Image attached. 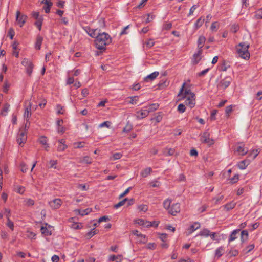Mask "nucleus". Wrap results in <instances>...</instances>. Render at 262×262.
I'll list each match as a JSON object with an SVG mask.
<instances>
[{
    "mask_svg": "<svg viewBox=\"0 0 262 262\" xmlns=\"http://www.w3.org/2000/svg\"><path fill=\"white\" fill-rule=\"evenodd\" d=\"M239 229H236L232 232L228 239L229 243H230L237 238V235L239 233Z\"/></svg>",
    "mask_w": 262,
    "mask_h": 262,
    "instance_id": "b1692460",
    "label": "nucleus"
},
{
    "mask_svg": "<svg viewBox=\"0 0 262 262\" xmlns=\"http://www.w3.org/2000/svg\"><path fill=\"white\" fill-rule=\"evenodd\" d=\"M112 42V38L106 33H99L95 39L96 48L99 50L105 49V47Z\"/></svg>",
    "mask_w": 262,
    "mask_h": 262,
    "instance_id": "f257e3e1",
    "label": "nucleus"
},
{
    "mask_svg": "<svg viewBox=\"0 0 262 262\" xmlns=\"http://www.w3.org/2000/svg\"><path fill=\"white\" fill-rule=\"evenodd\" d=\"M4 214L7 217V219H10V214H11V210L8 208L4 209Z\"/></svg>",
    "mask_w": 262,
    "mask_h": 262,
    "instance_id": "338daca9",
    "label": "nucleus"
},
{
    "mask_svg": "<svg viewBox=\"0 0 262 262\" xmlns=\"http://www.w3.org/2000/svg\"><path fill=\"white\" fill-rule=\"evenodd\" d=\"M147 242V238L145 235L140 234L139 237L138 238L137 242L140 244H145Z\"/></svg>",
    "mask_w": 262,
    "mask_h": 262,
    "instance_id": "72a5a7b5",
    "label": "nucleus"
},
{
    "mask_svg": "<svg viewBox=\"0 0 262 262\" xmlns=\"http://www.w3.org/2000/svg\"><path fill=\"white\" fill-rule=\"evenodd\" d=\"M224 251V247L223 246L220 247L215 250V256L217 257L218 258L220 257L223 254Z\"/></svg>",
    "mask_w": 262,
    "mask_h": 262,
    "instance_id": "7c9ffc66",
    "label": "nucleus"
},
{
    "mask_svg": "<svg viewBox=\"0 0 262 262\" xmlns=\"http://www.w3.org/2000/svg\"><path fill=\"white\" fill-rule=\"evenodd\" d=\"M57 160H51L49 162L50 167L54 168L55 169L56 168V167L55 166V165L57 164Z\"/></svg>",
    "mask_w": 262,
    "mask_h": 262,
    "instance_id": "0e129e2a",
    "label": "nucleus"
},
{
    "mask_svg": "<svg viewBox=\"0 0 262 262\" xmlns=\"http://www.w3.org/2000/svg\"><path fill=\"white\" fill-rule=\"evenodd\" d=\"M138 209L140 211L146 212L148 210V207L146 205L142 204L139 206Z\"/></svg>",
    "mask_w": 262,
    "mask_h": 262,
    "instance_id": "bf43d9fd",
    "label": "nucleus"
},
{
    "mask_svg": "<svg viewBox=\"0 0 262 262\" xmlns=\"http://www.w3.org/2000/svg\"><path fill=\"white\" fill-rule=\"evenodd\" d=\"M7 225L12 230H14V224H13V222L10 220V219H7Z\"/></svg>",
    "mask_w": 262,
    "mask_h": 262,
    "instance_id": "4d7b16f0",
    "label": "nucleus"
},
{
    "mask_svg": "<svg viewBox=\"0 0 262 262\" xmlns=\"http://www.w3.org/2000/svg\"><path fill=\"white\" fill-rule=\"evenodd\" d=\"M224 198L223 195H221L219 197L217 198H214L213 199V201H214V203L217 204L220 202Z\"/></svg>",
    "mask_w": 262,
    "mask_h": 262,
    "instance_id": "e2e57ef3",
    "label": "nucleus"
},
{
    "mask_svg": "<svg viewBox=\"0 0 262 262\" xmlns=\"http://www.w3.org/2000/svg\"><path fill=\"white\" fill-rule=\"evenodd\" d=\"M42 40H43L42 37L41 36H40V35H38L37 36L36 41V43H35V47L37 50L40 49Z\"/></svg>",
    "mask_w": 262,
    "mask_h": 262,
    "instance_id": "c85d7f7f",
    "label": "nucleus"
},
{
    "mask_svg": "<svg viewBox=\"0 0 262 262\" xmlns=\"http://www.w3.org/2000/svg\"><path fill=\"white\" fill-rule=\"evenodd\" d=\"M39 143L42 144V145L45 146V149L46 150L48 151L49 146L47 144L48 139L47 137L45 136H42L39 139Z\"/></svg>",
    "mask_w": 262,
    "mask_h": 262,
    "instance_id": "412c9836",
    "label": "nucleus"
},
{
    "mask_svg": "<svg viewBox=\"0 0 262 262\" xmlns=\"http://www.w3.org/2000/svg\"><path fill=\"white\" fill-rule=\"evenodd\" d=\"M122 259V256L121 255H110L108 258L109 261H115V262H121Z\"/></svg>",
    "mask_w": 262,
    "mask_h": 262,
    "instance_id": "393cba45",
    "label": "nucleus"
},
{
    "mask_svg": "<svg viewBox=\"0 0 262 262\" xmlns=\"http://www.w3.org/2000/svg\"><path fill=\"white\" fill-rule=\"evenodd\" d=\"M57 113L58 114H63L64 113V109L61 105L58 104L56 106Z\"/></svg>",
    "mask_w": 262,
    "mask_h": 262,
    "instance_id": "09e8293b",
    "label": "nucleus"
},
{
    "mask_svg": "<svg viewBox=\"0 0 262 262\" xmlns=\"http://www.w3.org/2000/svg\"><path fill=\"white\" fill-rule=\"evenodd\" d=\"M232 81V78L230 76L226 77L224 79L221 80L217 84L219 90H225L228 87Z\"/></svg>",
    "mask_w": 262,
    "mask_h": 262,
    "instance_id": "7ed1b4c3",
    "label": "nucleus"
},
{
    "mask_svg": "<svg viewBox=\"0 0 262 262\" xmlns=\"http://www.w3.org/2000/svg\"><path fill=\"white\" fill-rule=\"evenodd\" d=\"M204 19H202L201 18H199L194 24V27L195 29H198L203 25Z\"/></svg>",
    "mask_w": 262,
    "mask_h": 262,
    "instance_id": "a19ab883",
    "label": "nucleus"
},
{
    "mask_svg": "<svg viewBox=\"0 0 262 262\" xmlns=\"http://www.w3.org/2000/svg\"><path fill=\"white\" fill-rule=\"evenodd\" d=\"M186 110L185 104L183 103H181L178 105V111L181 113H184Z\"/></svg>",
    "mask_w": 262,
    "mask_h": 262,
    "instance_id": "603ef678",
    "label": "nucleus"
},
{
    "mask_svg": "<svg viewBox=\"0 0 262 262\" xmlns=\"http://www.w3.org/2000/svg\"><path fill=\"white\" fill-rule=\"evenodd\" d=\"M27 140L26 131L20 129L17 137V142L18 144L23 146Z\"/></svg>",
    "mask_w": 262,
    "mask_h": 262,
    "instance_id": "20e7f679",
    "label": "nucleus"
},
{
    "mask_svg": "<svg viewBox=\"0 0 262 262\" xmlns=\"http://www.w3.org/2000/svg\"><path fill=\"white\" fill-rule=\"evenodd\" d=\"M249 45L246 42H241L236 46L237 54L239 57L244 59H248L250 53L248 52Z\"/></svg>",
    "mask_w": 262,
    "mask_h": 262,
    "instance_id": "f03ea898",
    "label": "nucleus"
},
{
    "mask_svg": "<svg viewBox=\"0 0 262 262\" xmlns=\"http://www.w3.org/2000/svg\"><path fill=\"white\" fill-rule=\"evenodd\" d=\"M128 99H130V101L128 102V103L131 104H137L138 99L139 97L137 96H132L128 97Z\"/></svg>",
    "mask_w": 262,
    "mask_h": 262,
    "instance_id": "4c0bfd02",
    "label": "nucleus"
},
{
    "mask_svg": "<svg viewBox=\"0 0 262 262\" xmlns=\"http://www.w3.org/2000/svg\"><path fill=\"white\" fill-rule=\"evenodd\" d=\"M180 211V205L179 203H176L172 205L168 212L172 215L176 214Z\"/></svg>",
    "mask_w": 262,
    "mask_h": 262,
    "instance_id": "f8f14e48",
    "label": "nucleus"
},
{
    "mask_svg": "<svg viewBox=\"0 0 262 262\" xmlns=\"http://www.w3.org/2000/svg\"><path fill=\"white\" fill-rule=\"evenodd\" d=\"M149 113L148 110L145 107L144 109H142L140 111L137 112V117L138 118H144L147 116Z\"/></svg>",
    "mask_w": 262,
    "mask_h": 262,
    "instance_id": "aec40b11",
    "label": "nucleus"
},
{
    "mask_svg": "<svg viewBox=\"0 0 262 262\" xmlns=\"http://www.w3.org/2000/svg\"><path fill=\"white\" fill-rule=\"evenodd\" d=\"M84 31L92 37L97 38V36L98 35L97 29H93L90 28V27L86 26L83 27Z\"/></svg>",
    "mask_w": 262,
    "mask_h": 262,
    "instance_id": "9d476101",
    "label": "nucleus"
},
{
    "mask_svg": "<svg viewBox=\"0 0 262 262\" xmlns=\"http://www.w3.org/2000/svg\"><path fill=\"white\" fill-rule=\"evenodd\" d=\"M40 231L41 233L44 235L48 236L51 235V233L49 232V230L45 227L42 226Z\"/></svg>",
    "mask_w": 262,
    "mask_h": 262,
    "instance_id": "c03bdc74",
    "label": "nucleus"
},
{
    "mask_svg": "<svg viewBox=\"0 0 262 262\" xmlns=\"http://www.w3.org/2000/svg\"><path fill=\"white\" fill-rule=\"evenodd\" d=\"M127 200V198L124 199V200L120 201L117 204H115L114 205V208H118L119 207L124 205L125 204V202Z\"/></svg>",
    "mask_w": 262,
    "mask_h": 262,
    "instance_id": "3c124183",
    "label": "nucleus"
},
{
    "mask_svg": "<svg viewBox=\"0 0 262 262\" xmlns=\"http://www.w3.org/2000/svg\"><path fill=\"white\" fill-rule=\"evenodd\" d=\"M31 103L29 102L28 103V105L26 106L24 114V117L26 119V120L27 122H28V120L29 119V118L31 116Z\"/></svg>",
    "mask_w": 262,
    "mask_h": 262,
    "instance_id": "2eb2a0df",
    "label": "nucleus"
},
{
    "mask_svg": "<svg viewBox=\"0 0 262 262\" xmlns=\"http://www.w3.org/2000/svg\"><path fill=\"white\" fill-rule=\"evenodd\" d=\"M27 16L25 15L21 14L19 11L16 12V22L20 27H22L25 23Z\"/></svg>",
    "mask_w": 262,
    "mask_h": 262,
    "instance_id": "6e6552de",
    "label": "nucleus"
},
{
    "mask_svg": "<svg viewBox=\"0 0 262 262\" xmlns=\"http://www.w3.org/2000/svg\"><path fill=\"white\" fill-rule=\"evenodd\" d=\"M248 233L247 230H243L241 233V239L242 243L244 242L248 239Z\"/></svg>",
    "mask_w": 262,
    "mask_h": 262,
    "instance_id": "f704fd0d",
    "label": "nucleus"
},
{
    "mask_svg": "<svg viewBox=\"0 0 262 262\" xmlns=\"http://www.w3.org/2000/svg\"><path fill=\"white\" fill-rule=\"evenodd\" d=\"M170 203H171L170 200H169V199L165 200L163 202V204L164 208H165L166 209L169 210L170 208Z\"/></svg>",
    "mask_w": 262,
    "mask_h": 262,
    "instance_id": "79ce46f5",
    "label": "nucleus"
},
{
    "mask_svg": "<svg viewBox=\"0 0 262 262\" xmlns=\"http://www.w3.org/2000/svg\"><path fill=\"white\" fill-rule=\"evenodd\" d=\"M92 211V209L90 208H87L84 210H78L77 211L78 212L79 214H80L82 216H83L84 215L88 214L90 212H91Z\"/></svg>",
    "mask_w": 262,
    "mask_h": 262,
    "instance_id": "ea45409f",
    "label": "nucleus"
},
{
    "mask_svg": "<svg viewBox=\"0 0 262 262\" xmlns=\"http://www.w3.org/2000/svg\"><path fill=\"white\" fill-rule=\"evenodd\" d=\"M152 169L150 167H148L142 170L141 172V175L143 177H146L150 174Z\"/></svg>",
    "mask_w": 262,
    "mask_h": 262,
    "instance_id": "473e14b6",
    "label": "nucleus"
},
{
    "mask_svg": "<svg viewBox=\"0 0 262 262\" xmlns=\"http://www.w3.org/2000/svg\"><path fill=\"white\" fill-rule=\"evenodd\" d=\"M236 203L234 202H231L224 206V208L227 211H229L235 207Z\"/></svg>",
    "mask_w": 262,
    "mask_h": 262,
    "instance_id": "c9c22d12",
    "label": "nucleus"
},
{
    "mask_svg": "<svg viewBox=\"0 0 262 262\" xmlns=\"http://www.w3.org/2000/svg\"><path fill=\"white\" fill-rule=\"evenodd\" d=\"M42 3H43L46 5V6H43V9L45 10V11L46 13H49L50 11V8L53 5V3L48 0H42L41 2Z\"/></svg>",
    "mask_w": 262,
    "mask_h": 262,
    "instance_id": "6ab92c4d",
    "label": "nucleus"
},
{
    "mask_svg": "<svg viewBox=\"0 0 262 262\" xmlns=\"http://www.w3.org/2000/svg\"><path fill=\"white\" fill-rule=\"evenodd\" d=\"M24 202L26 205L28 206H32L34 204V201L33 200L31 199H26L24 200Z\"/></svg>",
    "mask_w": 262,
    "mask_h": 262,
    "instance_id": "a18cd8bd",
    "label": "nucleus"
},
{
    "mask_svg": "<svg viewBox=\"0 0 262 262\" xmlns=\"http://www.w3.org/2000/svg\"><path fill=\"white\" fill-rule=\"evenodd\" d=\"M79 162L83 164H90L92 162V159L89 156H85L80 158Z\"/></svg>",
    "mask_w": 262,
    "mask_h": 262,
    "instance_id": "5701e85b",
    "label": "nucleus"
},
{
    "mask_svg": "<svg viewBox=\"0 0 262 262\" xmlns=\"http://www.w3.org/2000/svg\"><path fill=\"white\" fill-rule=\"evenodd\" d=\"M255 17L256 19L262 18V8H260L255 12Z\"/></svg>",
    "mask_w": 262,
    "mask_h": 262,
    "instance_id": "49530a36",
    "label": "nucleus"
},
{
    "mask_svg": "<svg viewBox=\"0 0 262 262\" xmlns=\"http://www.w3.org/2000/svg\"><path fill=\"white\" fill-rule=\"evenodd\" d=\"M49 205L53 209H57L60 208L62 204V201L60 199H55L49 202Z\"/></svg>",
    "mask_w": 262,
    "mask_h": 262,
    "instance_id": "1a4fd4ad",
    "label": "nucleus"
},
{
    "mask_svg": "<svg viewBox=\"0 0 262 262\" xmlns=\"http://www.w3.org/2000/svg\"><path fill=\"white\" fill-rule=\"evenodd\" d=\"M42 20V18L38 19L35 23V25L38 28L39 30H40L41 29Z\"/></svg>",
    "mask_w": 262,
    "mask_h": 262,
    "instance_id": "6e6d98bb",
    "label": "nucleus"
},
{
    "mask_svg": "<svg viewBox=\"0 0 262 262\" xmlns=\"http://www.w3.org/2000/svg\"><path fill=\"white\" fill-rule=\"evenodd\" d=\"M200 227V224L199 223L195 222L193 223L192 225L190 226L189 228L188 229V234H191L192 232H193L196 229H199Z\"/></svg>",
    "mask_w": 262,
    "mask_h": 262,
    "instance_id": "4be33fe9",
    "label": "nucleus"
},
{
    "mask_svg": "<svg viewBox=\"0 0 262 262\" xmlns=\"http://www.w3.org/2000/svg\"><path fill=\"white\" fill-rule=\"evenodd\" d=\"M84 142H77L75 143L74 144V148H80L84 146Z\"/></svg>",
    "mask_w": 262,
    "mask_h": 262,
    "instance_id": "13d9d810",
    "label": "nucleus"
},
{
    "mask_svg": "<svg viewBox=\"0 0 262 262\" xmlns=\"http://www.w3.org/2000/svg\"><path fill=\"white\" fill-rule=\"evenodd\" d=\"M259 151L258 149L253 150L250 151V152L248 155V157L250 158L249 159L251 160H254L256 156L258 155Z\"/></svg>",
    "mask_w": 262,
    "mask_h": 262,
    "instance_id": "2f4dec72",
    "label": "nucleus"
},
{
    "mask_svg": "<svg viewBox=\"0 0 262 262\" xmlns=\"http://www.w3.org/2000/svg\"><path fill=\"white\" fill-rule=\"evenodd\" d=\"M195 94L193 93H190V95L188 96L185 101V105L188 106L190 108H193L195 105Z\"/></svg>",
    "mask_w": 262,
    "mask_h": 262,
    "instance_id": "0eeeda50",
    "label": "nucleus"
},
{
    "mask_svg": "<svg viewBox=\"0 0 262 262\" xmlns=\"http://www.w3.org/2000/svg\"><path fill=\"white\" fill-rule=\"evenodd\" d=\"M22 63L27 67L26 71L28 75H31L32 72L33 65L32 62L29 61L28 60L25 59Z\"/></svg>",
    "mask_w": 262,
    "mask_h": 262,
    "instance_id": "4468645a",
    "label": "nucleus"
},
{
    "mask_svg": "<svg viewBox=\"0 0 262 262\" xmlns=\"http://www.w3.org/2000/svg\"><path fill=\"white\" fill-rule=\"evenodd\" d=\"M149 185H150V186L152 187H159L160 186L161 183L158 180H155L152 182H151L149 183Z\"/></svg>",
    "mask_w": 262,
    "mask_h": 262,
    "instance_id": "864d4df0",
    "label": "nucleus"
},
{
    "mask_svg": "<svg viewBox=\"0 0 262 262\" xmlns=\"http://www.w3.org/2000/svg\"><path fill=\"white\" fill-rule=\"evenodd\" d=\"M111 122L109 121H105L101 124H99V127L100 128H103V127H106L109 128L111 125Z\"/></svg>",
    "mask_w": 262,
    "mask_h": 262,
    "instance_id": "5fc2aeb1",
    "label": "nucleus"
},
{
    "mask_svg": "<svg viewBox=\"0 0 262 262\" xmlns=\"http://www.w3.org/2000/svg\"><path fill=\"white\" fill-rule=\"evenodd\" d=\"M251 162L250 159H245L238 163V167L240 169H245Z\"/></svg>",
    "mask_w": 262,
    "mask_h": 262,
    "instance_id": "a211bd4d",
    "label": "nucleus"
},
{
    "mask_svg": "<svg viewBox=\"0 0 262 262\" xmlns=\"http://www.w3.org/2000/svg\"><path fill=\"white\" fill-rule=\"evenodd\" d=\"M25 188L24 186H19L17 187V192L19 194H23L25 192Z\"/></svg>",
    "mask_w": 262,
    "mask_h": 262,
    "instance_id": "69168bd1",
    "label": "nucleus"
},
{
    "mask_svg": "<svg viewBox=\"0 0 262 262\" xmlns=\"http://www.w3.org/2000/svg\"><path fill=\"white\" fill-rule=\"evenodd\" d=\"M206 39L205 37L201 36L198 40V50L202 49L204 44L205 42Z\"/></svg>",
    "mask_w": 262,
    "mask_h": 262,
    "instance_id": "bb28decb",
    "label": "nucleus"
},
{
    "mask_svg": "<svg viewBox=\"0 0 262 262\" xmlns=\"http://www.w3.org/2000/svg\"><path fill=\"white\" fill-rule=\"evenodd\" d=\"M219 27V25L217 22H213L211 25L210 29L212 31H216Z\"/></svg>",
    "mask_w": 262,
    "mask_h": 262,
    "instance_id": "de8ad7c7",
    "label": "nucleus"
},
{
    "mask_svg": "<svg viewBox=\"0 0 262 262\" xmlns=\"http://www.w3.org/2000/svg\"><path fill=\"white\" fill-rule=\"evenodd\" d=\"M137 223L139 224L140 225H142L146 227H149L154 226H158V224H155V223H152L150 222L145 221L143 219H138L137 221Z\"/></svg>",
    "mask_w": 262,
    "mask_h": 262,
    "instance_id": "ddd939ff",
    "label": "nucleus"
},
{
    "mask_svg": "<svg viewBox=\"0 0 262 262\" xmlns=\"http://www.w3.org/2000/svg\"><path fill=\"white\" fill-rule=\"evenodd\" d=\"M145 45L147 47L150 48L152 47L155 45V42L152 39H149L148 41L145 42Z\"/></svg>",
    "mask_w": 262,
    "mask_h": 262,
    "instance_id": "052dcab7",
    "label": "nucleus"
},
{
    "mask_svg": "<svg viewBox=\"0 0 262 262\" xmlns=\"http://www.w3.org/2000/svg\"><path fill=\"white\" fill-rule=\"evenodd\" d=\"M8 34H9V36L10 39H13V37L15 35V32L12 28H10L9 30Z\"/></svg>",
    "mask_w": 262,
    "mask_h": 262,
    "instance_id": "680f3d73",
    "label": "nucleus"
},
{
    "mask_svg": "<svg viewBox=\"0 0 262 262\" xmlns=\"http://www.w3.org/2000/svg\"><path fill=\"white\" fill-rule=\"evenodd\" d=\"M175 150L173 148H165L163 150V154L165 156H172L174 154Z\"/></svg>",
    "mask_w": 262,
    "mask_h": 262,
    "instance_id": "a878e982",
    "label": "nucleus"
},
{
    "mask_svg": "<svg viewBox=\"0 0 262 262\" xmlns=\"http://www.w3.org/2000/svg\"><path fill=\"white\" fill-rule=\"evenodd\" d=\"M10 105L6 103L4 105L3 109L2 110L1 114L3 116H6L9 111Z\"/></svg>",
    "mask_w": 262,
    "mask_h": 262,
    "instance_id": "58836bf2",
    "label": "nucleus"
},
{
    "mask_svg": "<svg viewBox=\"0 0 262 262\" xmlns=\"http://www.w3.org/2000/svg\"><path fill=\"white\" fill-rule=\"evenodd\" d=\"M159 106V104L158 103H153L151 104H150L148 106H146V108L148 110L149 113L154 112L156 110H157Z\"/></svg>",
    "mask_w": 262,
    "mask_h": 262,
    "instance_id": "c756f323",
    "label": "nucleus"
},
{
    "mask_svg": "<svg viewBox=\"0 0 262 262\" xmlns=\"http://www.w3.org/2000/svg\"><path fill=\"white\" fill-rule=\"evenodd\" d=\"M10 83L8 82V81L6 80L5 81V83H4V86H3V91H4V92L7 93L8 90H9V89L10 88Z\"/></svg>",
    "mask_w": 262,
    "mask_h": 262,
    "instance_id": "8fccbe9b",
    "label": "nucleus"
},
{
    "mask_svg": "<svg viewBox=\"0 0 262 262\" xmlns=\"http://www.w3.org/2000/svg\"><path fill=\"white\" fill-rule=\"evenodd\" d=\"M185 85V83H184L178 94V96H182V98L188 97V96L190 95V93H192L190 90H185L184 93H183Z\"/></svg>",
    "mask_w": 262,
    "mask_h": 262,
    "instance_id": "dca6fc26",
    "label": "nucleus"
},
{
    "mask_svg": "<svg viewBox=\"0 0 262 262\" xmlns=\"http://www.w3.org/2000/svg\"><path fill=\"white\" fill-rule=\"evenodd\" d=\"M202 49L198 50L197 52L194 53L192 59V62L193 64H197L202 59Z\"/></svg>",
    "mask_w": 262,
    "mask_h": 262,
    "instance_id": "9b49d317",
    "label": "nucleus"
},
{
    "mask_svg": "<svg viewBox=\"0 0 262 262\" xmlns=\"http://www.w3.org/2000/svg\"><path fill=\"white\" fill-rule=\"evenodd\" d=\"M210 231L208 229H204L201 231L199 234V235L207 237L210 235Z\"/></svg>",
    "mask_w": 262,
    "mask_h": 262,
    "instance_id": "e433bc0d",
    "label": "nucleus"
},
{
    "mask_svg": "<svg viewBox=\"0 0 262 262\" xmlns=\"http://www.w3.org/2000/svg\"><path fill=\"white\" fill-rule=\"evenodd\" d=\"M58 146L57 147V150L58 151H63L67 148V145L66 144V140L63 139L58 140Z\"/></svg>",
    "mask_w": 262,
    "mask_h": 262,
    "instance_id": "f3484780",
    "label": "nucleus"
},
{
    "mask_svg": "<svg viewBox=\"0 0 262 262\" xmlns=\"http://www.w3.org/2000/svg\"><path fill=\"white\" fill-rule=\"evenodd\" d=\"M172 27V24L171 23H165L164 24L163 27V29L165 30H169Z\"/></svg>",
    "mask_w": 262,
    "mask_h": 262,
    "instance_id": "774afa93",
    "label": "nucleus"
},
{
    "mask_svg": "<svg viewBox=\"0 0 262 262\" xmlns=\"http://www.w3.org/2000/svg\"><path fill=\"white\" fill-rule=\"evenodd\" d=\"M200 140L202 143H206L208 145H211L214 143L213 140L210 138V134L208 131H205L202 134Z\"/></svg>",
    "mask_w": 262,
    "mask_h": 262,
    "instance_id": "39448f33",
    "label": "nucleus"
},
{
    "mask_svg": "<svg viewBox=\"0 0 262 262\" xmlns=\"http://www.w3.org/2000/svg\"><path fill=\"white\" fill-rule=\"evenodd\" d=\"M97 233V231L95 230L94 229H92L91 231H89L88 233L86 234V237L88 239H90L92 236H93L94 235L96 234Z\"/></svg>",
    "mask_w": 262,
    "mask_h": 262,
    "instance_id": "37998d69",
    "label": "nucleus"
},
{
    "mask_svg": "<svg viewBox=\"0 0 262 262\" xmlns=\"http://www.w3.org/2000/svg\"><path fill=\"white\" fill-rule=\"evenodd\" d=\"M248 148L243 143H238L235 146L234 151L237 155L244 156L248 152Z\"/></svg>",
    "mask_w": 262,
    "mask_h": 262,
    "instance_id": "423d86ee",
    "label": "nucleus"
},
{
    "mask_svg": "<svg viewBox=\"0 0 262 262\" xmlns=\"http://www.w3.org/2000/svg\"><path fill=\"white\" fill-rule=\"evenodd\" d=\"M159 75V72H154L148 75L147 76H146L144 80L146 81H148L149 80H153L155 79Z\"/></svg>",
    "mask_w": 262,
    "mask_h": 262,
    "instance_id": "cd10ccee",
    "label": "nucleus"
}]
</instances>
